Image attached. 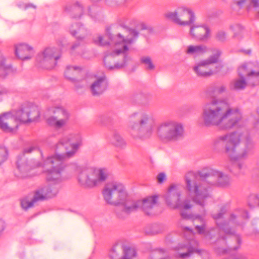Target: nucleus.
Segmentation results:
<instances>
[{
    "mask_svg": "<svg viewBox=\"0 0 259 259\" xmlns=\"http://www.w3.org/2000/svg\"><path fill=\"white\" fill-rule=\"evenodd\" d=\"M46 186L40 187L34 192V200H43L49 198Z\"/></svg>",
    "mask_w": 259,
    "mask_h": 259,
    "instance_id": "2f4dec72",
    "label": "nucleus"
},
{
    "mask_svg": "<svg viewBox=\"0 0 259 259\" xmlns=\"http://www.w3.org/2000/svg\"><path fill=\"white\" fill-rule=\"evenodd\" d=\"M9 93V90L4 87L0 86V96H4Z\"/></svg>",
    "mask_w": 259,
    "mask_h": 259,
    "instance_id": "8fccbe9b",
    "label": "nucleus"
},
{
    "mask_svg": "<svg viewBox=\"0 0 259 259\" xmlns=\"http://www.w3.org/2000/svg\"><path fill=\"white\" fill-rule=\"evenodd\" d=\"M234 259H246V257L243 254H238L234 257Z\"/></svg>",
    "mask_w": 259,
    "mask_h": 259,
    "instance_id": "5fc2aeb1",
    "label": "nucleus"
},
{
    "mask_svg": "<svg viewBox=\"0 0 259 259\" xmlns=\"http://www.w3.org/2000/svg\"><path fill=\"white\" fill-rule=\"evenodd\" d=\"M81 68L76 66H67L64 72L65 77L68 80L75 82L77 77L81 72Z\"/></svg>",
    "mask_w": 259,
    "mask_h": 259,
    "instance_id": "393cba45",
    "label": "nucleus"
},
{
    "mask_svg": "<svg viewBox=\"0 0 259 259\" xmlns=\"http://www.w3.org/2000/svg\"><path fill=\"white\" fill-rule=\"evenodd\" d=\"M39 116L40 112L37 106L25 104L16 109L1 114L0 128L5 132H14L21 122H32Z\"/></svg>",
    "mask_w": 259,
    "mask_h": 259,
    "instance_id": "423d86ee",
    "label": "nucleus"
},
{
    "mask_svg": "<svg viewBox=\"0 0 259 259\" xmlns=\"http://www.w3.org/2000/svg\"><path fill=\"white\" fill-rule=\"evenodd\" d=\"M235 218V217L233 214L231 215V220H233Z\"/></svg>",
    "mask_w": 259,
    "mask_h": 259,
    "instance_id": "bf43d9fd",
    "label": "nucleus"
},
{
    "mask_svg": "<svg viewBox=\"0 0 259 259\" xmlns=\"http://www.w3.org/2000/svg\"><path fill=\"white\" fill-rule=\"evenodd\" d=\"M222 230L220 232L221 234L225 233L226 234H229L230 233L226 226L222 227Z\"/></svg>",
    "mask_w": 259,
    "mask_h": 259,
    "instance_id": "864d4df0",
    "label": "nucleus"
},
{
    "mask_svg": "<svg viewBox=\"0 0 259 259\" xmlns=\"http://www.w3.org/2000/svg\"><path fill=\"white\" fill-rule=\"evenodd\" d=\"M124 245L122 243L115 244L111 249L109 253L110 259H120L122 255Z\"/></svg>",
    "mask_w": 259,
    "mask_h": 259,
    "instance_id": "cd10ccee",
    "label": "nucleus"
},
{
    "mask_svg": "<svg viewBox=\"0 0 259 259\" xmlns=\"http://www.w3.org/2000/svg\"><path fill=\"white\" fill-rule=\"evenodd\" d=\"M156 124L154 116L150 113L139 111L132 113L129 118L130 135L135 140L150 138Z\"/></svg>",
    "mask_w": 259,
    "mask_h": 259,
    "instance_id": "0eeeda50",
    "label": "nucleus"
},
{
    "mask_svg": "<svg viewBox=\"0 0 259 259\" xmlns=\"http://www.w3.org/2000/svg\"><path fill=\"white\" fill-rule=\"evenodd\" d=\"M230 30L234 32H240L244 30L243 26L238 24H235L230 26Z\"/></svg>",
    "mask_w": 259,
    "mask_h": 259,
    "instance_id": "79ce46f5",
    "label": "nucleus"
},
{
    "mask_svg": "<svg viewBox=\"0 0 259 259\" xmlns=\"http://www.w3.org/2000/svg\"><path fill=\"white\" fill-rule=\"evenodd\" d=\"M134 27L126 26V30L129 32H138V31H147L148 32H152L154 31V27L150 24L143 21H137L133 20L131 22Z\"/></svg>",
    "mask_w": 259,
    "mask_h": 259,
    "instance_id": "5701e85b",
    "label": "nucleus"
},
{
    "mask_svg": "<svg viewBox=\"0 0 259 259\" xmlns=\"http://www.w3.org/2000/svg\"><path fill=\"white\" fill-rule=\"evenodd\" d=\"M37 201V200H34V195L31 198L26 197L21 200V206L23 209H27L32 207Z\"/></svg>",
    "mask_w": 259,
    "mask_h": 259,
    "instance_id": "f704fd0d",
    "label": "nucleus"
},
{
    "mask_svg": "<svg viewBox=\"0 0 259 259\" xmlns=\"http://www.w3.org/2000/svg\"><path fill=\"white\" fill-rule=\"evenodd\" d=\"M218 230H212L211 232L206 234V237H207V239L211 240L212 239V236L218 233Z\"/></svg>",
    "mask_w": 259,
    "mask_h": 259,
    "instance_id": "09e8293b",
    "label": "nucleus"
},
{
    "mask_svg": "<svg viewBox=\"0 0 259 259\" xmlns=\"http://www.w3.org/2000/svg\"><path fill=\"white\" fill-rule=\"evenodd\" d=\"M247 80L252 85H257L259 84V75L257 77H248Z\"/></svg>",
    "mask_w": 259,
    "mask_h": 259,
    "instance_id": "37998d69",
    "label": "nucleus"
},
{
    "mask_svg": "<svg viewBox=\"0 0 259 259\" xmlns=\"http://www.w3.org/2000/svg\"><path fill=\"white\" fill-rule=\"evenodd\" d=\"M48 111L50 116L47 118L46 121L50 126L60 130L67 125L70 113L66 108L61 105H54L49 108Z\"/></svg>",
    "mask_w": 259,
    "mask_h": 259,
    "instance_id": "4468645a",
    "label": "nucleus"
},
{
    "mask_svg": "<svg viewBox=\"0 0 259 259\" xmlns=\"http://www.w3.org/2000/svg\"><path fill=\"white\" fill-rule=\"evenodd\" d=\"M8 154L6 148L0 145V165L6 160Z\"/></svg>",
    "mask_w": 259,
    "mask_h": 259,
    "instance_id": "a19ab883",
    "label": "nucleus"
},
{
    "mask_svg": "<svg viewBox=\"0 0 259 259\" xmlns=\"http://www.w3.org/2000/svg\"><path fill=\"white\" fill-rule=\"evenodd\" d=\"M224 213V211L223 212V211L222 210L221 212H219L217 214H213L212 217L214 220H218L222 218Z\"/></svg>",
    "mask_w": 259,
    "mask_h": 259,
    "instance_id": "3c124183",
    "label": "nucleus"
},
{
    "mask_svg": "<svg viewBox=\"0 0 259 259\" xmlns=\"http://www.w3.org/2000/svg\"><path fill=\"white\" fill-rule=\"evenodd\" d=\"M16 71V68L9 63L4 53L0 51V77L5 78Z\"/></svg>",
    "mask_w": 259,
    "mask_h": 259,
    "instance_id": "4be33fe9",
    "label": "nucleus"
},
{
    "mask_svg": "<svg viewBox=\"0 0 259 259\" xmlns=\"http://www.w3.org/2000/svg\"><path fill=\"white\" fill-rule=\"evenodd\" d=\"M138 33H100L94 38V42L100 46H110L112 48L110 55L107 56L104 58V64L109 69L114 68H120L124 65H111L110 62L112 56L124 54L128 50V46L132 44Z\"/></svg>",
    "mask_w": 259,
    "mask_h": 259,
    "instance_id": "39448f33",
    "label": "nucleus"
},
{
    "mask_svg": "<svg viewBox=\"0 0 259 259\" xmlns=\"http://www.w3.org/2000/svg\"><path fill=\"white\" fill-rule=\"evenodd\" d=\"M218 95L224 93L226 91V87L221 84H217Z\"/></svg>",
    "mask_w": 259,
    "mask_h": 259,
    "instance_id": "de8ad7c7",
    "label": "nucleus"
},
{
    "mask_svg": "<svg viewBox=\"0 0 259 259\" xmlns=\"http://www.w3.org/2000/svg\"><path fill=\"white\" fill-rule=\"evenodd\" d=\"M185 229L188 231L189 230V229L188 228H186Z\"/></svg>",
    "mask_w": 259,
    "mask_h": 259,
    "instance_id": "052dcab7",
    "label": "nucleus"
},
{
    "mask_svg": "<svg viewBox=\"0 0 259 259\" xmlns=\"http://www.w3.org/2000/svg\"><path fill=\"white\" fill-rule=\"evenodd\" d=\"M60 56L61 53L58 49L48 47L38 54L36 60L40 67L50 70L53 69L56 66Z\"/></svg>",
    "mask_w": 259,
    "mask_h": 259,
    "instance_id": "2eb2a0df",
    "label": "nucleus"
},
{
    "mask_svg": "<svg viewBox=\"0 0 259 259\" xmlns=\"http://www.w3.org/2000/svg\"><path fill=\"white\" fill-rule=\"evenodd\" d=\"M248 205L250 207L259 205V195H250L248 197Z\"/></svg>",
    "mask_w": 259,
    "mask_h": 259,
    "instance_id": "58836bf2",
    "label": "nucleus"
},
{
    "mask_svg": "<svg viewBox=\"0 0 259 259\" xmlns=\"http://www.w3.org/2000/svg\"><path fill=\"white\" fill-rule=\"evenodd\" d=\"M206 51L205 47L202 46H190L188 47L186 53L188 55H198Z\"/></svg>",
    "mask_w": 259,
    "mask_h": 259,
    "instance_id": "473e14b6",
    "label": "nucleus"
},
{
    "mask_svg": "<svg viewBox=\"0 0 259 259\" xmlns=\"http://www.w3.org/2000/svg\"><path fill=\"white\" fill-rule=\"evenodd\" d=\"M233 239H235L238 243V244L240 243V239L238 235H235L233 237Z\"/></svg>",
    "mask_w": 259,
    "mask_h": 259,
    "instance_id": "6e6d98bb",
    "label": "nucleus"
},
{
    "mask_svg": "<svg viewBox=\"0 0 259 259\" xmlns=\"http://www.w3.org/2000/svg\"><path fill=\"white\" fill-rule=\"evenodd\" d=\"M242 118L239 108L231 107L224 100L213 98L202 107L201 119L207 127L217 126L222 130H229L239 126Z\"/></svg>",
    "mask_w": 259,
    "mask_h": 259,
    "instance_id": "f03ea898",
    "label": "nucleus"
},
{
    "mask_svg": "<svg viewBox=\"0 0 259 259\" xmlns=\"http://www.w3.org/2000/svg\"><path fill=\"white\" fill-rule=\"evenodd\" d=\"M38 150L36 147L30 146L24 149L17 158L16 166L19 171L18 176L25 178L33 168L41 166V164L32 158L31 153Z\"/></svg>",
    "mask_w": 259,
    "mask_h": 259,
    "instance_id": "f8f14e48",
    "label": "nucleus"
},
{
    "mask_svg": "<svg viewBox=\"0 0 259 259\" xmlns=\"http://www.w3.org/2000/svg\"><path fill=\"white\" fill-rule=\"evenodd\" d=\"M137 252L133 247L124 246L122 255L120 259H137Z\"/></svg>",
    "mask_w": 259,
    "mask_h": 259,
    "instance_id": "c85d7f7f",
    "label": "nucleus"
},
{
    "mask_svg": "<svg viewBox=\"0 0 259 259\" xmlns=\"http://www.w3.org/2000/svg\"><path fill=\"white\" fill-rule=\"evenodd\" d=\"M238 247H238H234V249H237Z\"/></svg>",
    "mask_w": 259,
    "mask_h": 259,
    "instance_id": "680f3d73",
    "label": "nucleus"
},
{
    "mask_svg": "<svg viewBox=\"0 0 259 259\" xmlns=\"http://www.w3.org/2000/svg\"><path fill=\"white\" fill-rule=\"evenodd\" d=\"M116 27H117V26L115 25H111L107 26L106 28V32H110V31L115 30V28Z\"/></svg>",
    "mask_w": 259,
    "mask_h": 259,
    "instance_id": "603ef678",
    "label": "nucleus"
},
{
    "mask_svg": "<svg viewBox=\"0 0 259 259\" xmlns=\"http://www.w3.org/2000/svg\"><path fill=\"white\" fill-rule=\"evenodd\" d=\"M165 17L175 23L183 26H190V32L195 30L210 32L213 30L206 23H194L196 16L194 12L186 7H178L174 12L166 13Z\"/></svg>",
    "mask_w": 259,
    "mask_h": 259,
    "instance_id": "6e6552de",
    "label": "nucleus"
},
{
    "mask_svg": "<svg viewBox=\"0 0 259 259\" xmlns=\"http://www.w3.org/2000/svg\"><path fill=\"white\" fill-rule=\"evenodd\" d=\"M197 242L195 240H191L188 245L181 244L176 248L179 257L185 258L190 255L193 252L197 251Z\"/></svg>",
    "mask_w": 259,
    "mask_h": 259,
    "instance_id": "412c9836",
    "label": "nucleus"
},
{
    "mask_svg": "<svg viewBox=\"0 0 259 259\" xmlns=\"http://www.w3.org/2000/svg\"><path fill=\"white\" fill-rule=\"evenodd\" d=\"M138 200H133L126 199L124 202L120 205L123 206L122 210L126 213L129 214L131 212L136 211L140 209L139 203Z\"/></svg>",
    "mask_w": 259,
    "mask_h": 259,
    "instance_id": "a878e982",
    "label": "nucleus"
},
{
    "mask_svg": "<svg viewBox=\"0 0 259 259\" xmlns=\"http://www.w3.org/2000/svg\"><path fill=\"white\" fill-rule=\"evenodd\" d=\"M163 253L162 251H157L152 253V257H154V259H162L160 255Z\"/></svg>",
    "mask_w": 259,
    "mask_h": 259,
    "instance_id": "49530a36",
    "label": "nucleus"
},
{
    "mask_svg": "<svg viewBox=\"0 0 259 259\" xmlns=\"http://www.w3.org/2000/svg\"><path fill=\"white\" fill-rule=\"evenodd\" d=\"M182 187L180 184H171L163 195V198L167 207L171 209H180L182 217L186 219L190 218V214L185 211L191 209L192 204L188 198H182Z\"/></svg>",
    "mask_w": 259,
    "mask_h": 259,
    "instance_id": "9d476101",
    "label": "nucleus"
},
{
    "mask_svg": "<svg viewBox=\"0 0 259 259\" xmlns=\"http://www.w3.org/2000/svg\"><path fill=\"white\" fill-rule=\"evenodd\" d=\"M82 139L78 134H70L64 136L59 142L65 146L66 152L62 154L55 153L44 161L43 172L49 181H60L66 165L64 161L75 155L81 145Z\"/></svg>",
    "mask_w": 259,
    "mask_h": 259,
    "instance_id": "7ed1b4c3",
    "label": "nucleus"
},
{
    "mask_svg": "<svg viewBox=\"0 0 259 259\" xmlns=\"http://www.w3.org/2000/svg\"><path fill=\"white\" fill-rule=\"evenodd\" d=\"M14 52L15 57L22 61L31 60L35 54L34 48L26 43H18L14 46Z\"/></svg>",
    "mask_w": 259,
    "mask_h": 259,
    "instance_id": "f3484780",
    "label": "nucleus"
},
{
    "mask_svg": "<svg viewBox=\"0 0 259 259\" xmlns=\"http://www.w3.org/2000/svg\"><path fill=\"white\" fill-rule=\"evenodd\" d=\"M184 134L182 124L174 121L164 122L157 128L158 137L165 142L177 141L182 138Z\"/></svg>",
    "mask_w": 259,
    "mask_h": 259,
    "instance_id": "ddd939ff",
    "label": "nucleus"
},
{
    "mask_svg": "<svg viewBox=\"0 0 259 259\" xmlns=\"http://www.w3.org/2000/svg\"><path fill=\"white\" fill-rule=\"evenodd\" d=\"M246 1L248 2V8H253L255 9L259 6V0H234V3L241 8Z\"/></svg>",
    "mask_w": 259,
    "mask_h": 259,
    "instance_id": "72a5a7b5",
    "label": "nucleus"
},
{
    "mask_svg": "<svg viewBox=\"0 0 259 259\" xmlns=\"http://www.w3.org/2000/svg\"><path fill=\"white\" fill-rule=\"evenodd\" d=\"M221 241L223 243H225L224 238L223 237H222V239L221 240L220 239H218V240H217V242L218 243H219L220 242H221Z\"/></svg>",
    "mask_w": 259,
    "mask_h": 259,
    "instance_id": "13d9d810",
    "label": "nucleus"
},
{
    "mask_svg": "<svg viewBox=\"0 0 259 259\" xmlns=\"http://www.w3.org/2000/svg\"><path fill=\"white\" fill-rule=\"evenodd\" d=\"M192 34L193 37L201 41H205L210 37V33H192Z\"/></svg>",
    "mask_w": 259,
    "mask_h": 259,
    "instance_id": "ea45409f",
    "label": "nucleus"
},
{
    "mask_svg": "<svg viewBox=\"0 0 259 259\" xmlns=\"http://www.w3.org/2000/svg\"><path fill=\"white\" fill-rule=\"evenodd\" d=\"M165 178L166 176L163 172L159 174L157 176V180L158 182L160 183H163L165 181Z\"/></svg>",
    "mask_w": 259,
    "mask_h": 259,
    "instance_id": "c03bdc74",
    "label": "nucleus"
},
{
    "mask_svg": "<svg viewBox=\"0 0 259 259\" xmlns=\"http://www.w3.org/2000/svg\"><path fill=\"white\" fill-rule=\"evenodd\" d=\"M71 169L77 175L78 182L86 187H94L105 181L109 172L105 168L90 167L83 168L74 164Z\"/></svg>",
    "mask_w": 259,
    "mask_h": 259,
    "instance_id": "1a4fd4ad",
    "label": "nucleus"
},
{
    "mask_svg": "<svg viewBox=\"0 0 259 259\" xmlns=\"http://www.w3.org/2000/svg\"><path fill=\"white\" fill-rule=\"evenodd\" d=\"M102 194L105 201L113 205H120L127 198L125 186L117 181L107 183L103 189Z\"/></svg>",
    "mask_w": 259,
    "mask_h": 259,
    "instance_id": "9b49d317",
    "label": "nucleus"
},
{
    "mask_svg": "<svg viewBox=\"0 0 259 259\" xmlns=\"http://www.w3.org/2000/svg\"><path fill=\"white\" fill-rule=\"evenodd\" d=\"M112 144L116 147L124 148L126 145V142L123 138L118 133H114L112 136Z\"/></svg>",
    "mask_w": 259,
    "mask_h": 259,
    "instance_id": "7c9ffc66",
    "label": "nucleus"
},
{
    "mask_svg": "<svg viewBox=\"0 0 259 259\" xmlns=\"http://www.w3.org/2000/svg\"><path fill=\"white\" fill-rule=\"evenodd\" d=\"M243 167V164L241 162L235 163L231 167L228 168L230 171L235 175H239L242 172Z\"/></svg>",
    "mask_w": 259,
    "mask_h": 259,
    "instance_id": "e433bc0d",
    "label": "nucleus"
},
{
    "mask_svg": "<svg viewBox=\"0 0 259 259\" xmlns=\"http://www.w3.org/2000/svg\"><path fill=\"white\" fill-rule=\"evenodd\" d=\"M214 145L216 147L224 145L226 154L233 160L246 158L254 147L249 135L240 131L219 136L214 141Z\"/></svg>",
    "mask_w": 259,
    "mask_h": 259,
    "instance_id": "20e7f679",
    "label": "nucleus"
},
{
    "mask_svg": "<svg viewBox=\"0 0 259 259\" xmlns=\"http://www.w3.org/2000/svg\"><path fill=\"white\" fill-rule=\"evenodd\" d=\"M64 11L68 13L73 18H80L83 12L82 6L76 2L73 4H67L64 7Z\"/></svg>",
    "mask_w": 259,
    "mask_h": 259,
    "instance_id": "b1692460",
    "label": "nucleus"
},
{
    "mask_svg": "<svg viewBox=\"0 0 259 259\" xmlns=\"http://www.w3.org/2000/svg\"><path fill=\"white\" fill-rule=\"evenodd\" d=\"M247 83L244 77H239L234 79L231 83V88L233 90H240L244 89Z\"/></svg>",
    "mask_w": 259,
    "mask_h": 259,
    "instance_id": "c756f323",
    "label": "nucleus"
},
{
    "mask_svg": "<svg viewBox=\"0 0 259 259\" xmlns=\"http://www.w3.org/2000/svg\"><path fill=\"white\" fill-rule=\"evenodd\" d=\"M221 235L218 234V237H220Z\"/></svg>",
    "mask_w": 259,
    "mask_h": 259,
    "instance_id": "e2e57ef3",
    "label": "nucleus"
},
{
    "mask_svg": "<svg viewBox=\"0 0 259 259\" xmlns=\"http://www.w3.org/2000/svg\"><path fill=\"white\" fill-rule=\"evenodd\" d=\"M28 7H33L34 8H35L36 7L34 5H33L32 4H28L26 6V8H27Z\"/></svg>",
    "mask_w": 259,
    "mask_h": 259,
    "instance_id": "4d7b16f0",
    "label": "nucleus"
},
{
    "mask_svg": "<svg viewBox=\"0 0 259 259\" xmlns=\"http://www.w3.org/2000/svg\"><path fill=\"white\" fill-rule=\"evenodd\" d=\"M207 97H213L218 95L217 84H212L209 86L205 91Z\"/></svg>",
    "mask_w": 259,
    "mask_h": 259,
    "instance_id": "4c0bfd02",
    "label": "nucleus"
},
{
    "mask_svg": "<svg viewBox=\"0 0 259 259\" xmlns=\"http://www.w3.org/2000/svg\"><path fill=\"white\" fill-rule=\"evenodd\" d=\"M215 37L219 41H224L226 39L225 33H217Z\"/></svg>",
    "mask_w": 259,
    "mask_h": 259,
    "instance_id": "a18cd8bd",
    "label": "nucleus"
},
{
    "mask_svg": "<svg viewBox=\"0 0 259 259\" xmlns=\"http://www.w3.org/2000/svg\"><path fill=\"white\" fill-rule=\"evenodd\" d=\"M139 208L147 215H153L157 213L158 196L152 195L139 200Z\"/></svg>",
    "mask_w": 259,
    "mask_h": 259,
    "instance_id": "a211bd4d",
    "label": "nucleus"
},
{
    "mask_svg": "<svg viewBox=\"0 0 259 259\" xmlns=\"http://www.w3.org/2000/svg\"><path fill=\"white\" fill-rule=\"evenodd\" d=\"M45 175L46 174L44 173ZM47 180L50 182H53V184H50L48 186H45L46 190H47L48 195L49 198L55 196L58 193L60 186L59 183L63 180V177L62 176V180L60 181L55 180L49 181L47 179L46 176H45Z\"/></svg>",
    "mask_w": 259,
    "mask_h": 259,
    "instance_id": "bb28decb",
    "label": "nucleus"
},
{
    "mask_svg": "<svg viewBox=\"0 0 259 259\" xmlns=\"http://www.w3.org/2000/svg\"><path fill=\"white\" fill-rule=\"evenodd\" d=\"M141 62L147 70H152L155 68L154 65L152 63L151 58L148 57H143L141 58Z\"/></svg>",
    "mask_w": 259,
    "mask_h": 259,
    "instance_id": "c9c22d12",
    "label": "nucleus"
},
{
    "mask_svg": "<svg viewBox=\"0 0 259 259\" xmlns=\"http://www.w3.org/2000/svg\"><path fill=\"white\" fill-rule=\"evenodd\" d=\"M220 53L218 52L215 54L209 57L208 59L198 62L193 68V71L198 76L207 77L220 70L221 67L220 65L217 67V69L214 70L210 68V66L217 63L219 60Z\"/></svg>",
    "mask_w": 259,
    "mask_h": 259,
    "instance_id": "dca6fc26",
    "label": "nucleus"
},
{
    "mask_svg": "<svg viewBox=\"0 0 259 259\" xmlns=\"http://www.w3.org/2000/svg\"><path fill=\"white\" fill-rule=\"evenodd\" d=\"M186 189L192 195L193 201L202 207V216L197 215L194 220L195 230L200 234L206 230L203 217L205 214L204 207L212 197L211 187H227L231 184L230 177L215 169H209L206 172L197 175L189 172L185 176Z\"/></svg>",
    "mask_w": 259,
    "mask_h": 259,
    "instance_id": "f257e3e1",
    "label": "nucleus"
},
{
    "mask_svg": "<svg viewBox=\"0 0 259 259\" xmlns=\"http://www.w3.org/2000/svg\"><path fill=\"white\" fill-rule=\"evenodd\" d=\"M93 83L91 85L92 93L94 95H98L103 93L107 88V82L104 74L100 76H95Z\"/></svg>",
    "mask_w": 259,
    "mask_h": 259,
    "instance_id": "aec40b11",
    "label": "nucleus"
},
{
    "mask_svg": "<svg viewBox=\"0 0 259 259\" xmlns=\"http://www.w3.org/2000/svg\"><path fill=\"white\" fill-rule=\"evenodd\" d=\"M239 77H257L259 75V66L252 63H248L241 65L238 69Z\"/></svg>",
    "mask_w": 259,
    "mask_h": 259,
    "instance_id": "6ab92c4d",
    "label": "nucleus"
}]
</instances>
